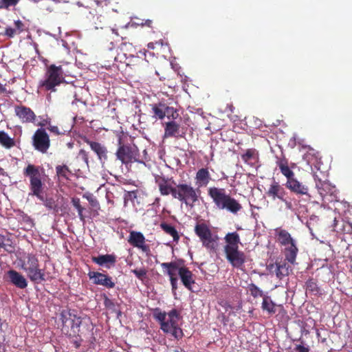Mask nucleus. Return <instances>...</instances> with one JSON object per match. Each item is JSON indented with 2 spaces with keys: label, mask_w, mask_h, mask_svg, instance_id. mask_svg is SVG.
Wrapping results in <instances>:
<instances>
[{
  "label": "nucleus",
  "mask_w": 352,
  "mask_h": 352,
  "mask_svg": "<svg viewBox=\"0 0 352 352\" xmlns=\"http://www.w3.org/2000/svg\"><path fill=\"white\" fill-rule=\"evenodd\" d=\"M107 0H94V1L96 2L97 4H100L102 3L103 1H106Z\"/></svg>",
  "instance_id": "obj_58"
},
{
  "label": "nucleus",
  "mask_w": 352,
  "mask_h": 352,
  "mask_svg": "<svg viewBox=\"0 0 352 352\" xmlns=\"http://www.w3.org/2000/svg\"><path fill=\"white\" fill-rule=\"evenodd\" d=\"M91 261L100 266L110 269L111 267H113L116 263V256L113 254L99 255L98 256H92Z\"/></svg>",
  "instance_id": "obj_23"
},
{
  "label": "nucleus",
  "mask_w": 352,
  "mask_h": 352,
  "mask_svg": "<svg viewBox=\"0 0 352 352\" xmlns=\"http://www.w3.org/2000/svg\"><path fill=\"white\" fill-rule=\"evenodd\" d=\"M0 144L6 148H10L14 146L15 142L13 138H11L7 133L3 131H0Z\"/></svg>",
  "instance_id": "obj_32"
},
{
  "label": "nucleus",
  "mask_w": 352,
  "mask_h": 352,
  "mask_svg": "<svg viewBox=\"0 0 352 352\" xmlns=\"http://www.w3.org/2000/svg\"><path fill=\"white\" fill-rule=\"evenodd\" d=\"M176 196L174 199L184 203L187 206L192 208L199 201L200 190L194 188L190 184H179L177 185Z\"/></svg>",
  "instance_id": "obj_11"
},
{
  "label": "nucleus",
  "mask_w": 352,
  "mask_h": 352,
  "mask_svg": "<svg viewBox=\"0 0 352 352\" xmlns=\"http://www.w3.org/2000/svg\"><path fill=\"white\" fill-rule=\"evenodd\" d=\"M161 267L162 268H170L175 273L177 272L182 284L186 288L191 290L192 285L195 283L194 275L192 272L184 265L182 260L162 263H161Z\"/></svg>",
  "instance_id": "obj_9"
},
{
  "label": "nucleus",
  "mask_w": 352,
  "mask_h": 352,
  "mask_svg": "<svg viewBox=\"0 0 352 352\" xmlns=\"http://www.w3.org/2000/svg\"><path fill=\"white\" fill-rule=\"evenodd\" d=\"M195 232L204 248L210 252L214 253L217 252L219 237L212 233L208 225L205 223H197L195 226Z\"/></svg>",
  "instance_id": "obj_6"
},
{
  "label": "nucleus",
  "mask_w": 352,
  "mask_h": 352,
  "mask_svg": "<svg viewBox=\"0 0 352 352\" xmlns=\"http://www.w3.org/2000/svg\"><path fill=\"white\" fill-rule=\"evenodd\" d=\"M84 141L91 148V149L96 154L98 159L101 163H104L108 159L107 148L100 142L91 141L85 138Z\"/></svg>",
  "instance_id": "obj_18"
},
{
  "label": "nucleus",
  "mask_w": 352,
  "mask_h": 352,
  "mask_svg": "<svg viewBox=\"0 0 352 352\" xmlns=\"http://www.w3.org/2000/svg\"><path fill=\"white\" fill-rule=\"evenodd\" d=\"M265 194L273 201L278 199L280 201H286V196H287V192L285 188L276 181H274L270 185Z\"/></svg>",
  "instance_id": "obj_16"
},
{
  "label": "nucleus",
  "mask_w": 352,
  "mask_h": 352,
  "mask_svg": "<svg viewBox=\"0 0 352 352\" xmlns=\"http://www.w3.org/2000/svg\"><path fill=\"white\" fill-rule=\"evenodd\" d=\"M4 240H5V236L2 234H0V248H2L4 247Z\"/></svg>",
  "instance_id": "obj_51"
},
{
  "label": "nucleus",
  "mask_w": 352,
  "mask_h": 352,
  "mask_svg": "<svg viewBox=\"0 0 352 352\" xmlns=\"http://www.w3.org/2000/svg\"><path fill=\"white\" fill-rule=\"evenodd\" d=\"M226 245L224 253L230 265L237 269H241L246 261V256L239 250L241 243L239 234L236 232H228L224 237Z\"/></svg>",
  "instance_id": "obj_3"
},
{
  "label": "nucleus",
  "mask_w": 352,
  "mask_h": 352,
  "mask_svg": "<svg viewBox=\"0 0 352 352\" xmlns=\"http://www.w3.org/2000/svg\"><path fill=\"white\" fill-rule=\"evenodd\" d=\"M56 175L64 179H68L69 175L72 173L69 168L66 165L57 166L56 167Z\"/></svg>",
  "instance_id": "obj_36"
},
{
  "label": "nucleus",
  "mask_w": 352,
  "mask_h": 352,
  "mask_svg": "<svg viewBox=\"0 0 352 352\" xmlns=\"http://www.w3.org/2000/svg\"><path fill=\"white\" fill-rule=\"evenodd\" d=\"M210 179V175L207 168H200L196 173L195 179L199 186H207Z\"/></svg>",
  "instance_id": "obj_27"
},
{
  "label": "nucleus",
  "mask_w": 352,
  "mask_h": 352,
  "mask_svg": "<svg viewBox=\"0 0 352 352\" xmlns=\"http://www.w3.org/2000/svg\"><path fill=\"white\" fill-rule=\"evenodd\" d=\"M294 350L296 352H309V347L301 345V344L296 345Z\"/></svg>",
  "instance_id": "obj_47"
},
{
  "label": "nucleus",
  "mask_w": 352,
  "mask_h": 352,
  "mask_svg": "<svg viewBox=\"0 0 352 352\" xmlns=\"http://www.w3.org/2000/svg\"><path fill=\"white\" fill-rule=\"evenodd\" d=\"M14 25H15L14 29L16 30V32H18V34H20L21 32H22L23 31L24 24L21 21H20V20L15 21Z\"/></svg>",
  "instance_id": "obj_45"
},
{
  "label": "nucleus",
  "mask_w": 352,
  "mask_h": 352,
  "mask_svg": "<svg viewBox=\"0 0 352 352\" xmlns=\"http://www.w3.org/2000/svg\"><path fill=\"white\" fill-rule=\"evenodd\" d=\"M23 175L30 180V195L36 196L38 199L43 201L44 206L49 210H56L57 204L52 197L44 198L42 195L44 183L43 176L45 175L43 168L39 166L29 164L23 169Z\"/></svg>",
  "instance_id": "obj_1"
},
{
  "label": "nucleus",
  "mask_w": 352,
  "mask_h": 352,
  "mask_svg": "<svg viewBox=\"0 0 352 352\" xmlns=\"http://www.w3.org/2000/svg\"><path fill=\"white\" fill-rule=\"evenodd\" d=\"M155 179L162 195L168 196L171 195L173 198L176 196L177 184L172 177L168 178L158 175L155 177Z\"/></svg>",
  "instance_id": "obj_14"
},
{
  "label": "nucleus",
  "mask_w": 352,
  "mask_h": 352,
  "mask_svg": "<svg viewBox=\"0 0 352 352\" xmlns=\"http://www.w3.org/2000/svg\"><path fill=\"white\" fill-rule=\"evenodd\" d=\"M168 330H169L168 331L164 332V333H170L176 340L181 339L184 336L183 331L179 326L169 329Z\"/></svg>",
  "instance_id": "obj_40"
},
{
  "label": "nucleus",
  "mask_w": 352,
  "mask_h": 352,
  "mask_svg": "<svg viewBox=\"0 0 352 352\" xmlns=\"http://www.w3.org/2000/svg\"><path fill=\"white\" fill-rule=\"evenodd\" d=\"M318 191L321 197H324L327 195H332L335 192V186H332L329 182L319 179L316 183Z\"/></svg>",
  "instance_id": "obj_25"
},
{
  "label": "nucleus",
  "mask_w": 352,
  "mask_h": 352,
  "mask_svg": "<svg viewBox=\"0 0 352 352\" xmlns=\"http://www.w3.org/2000/svg\"><path fill=\"white\" fill-rule=\"evenodd\" d=\"M160 226L166 234L173 237V241L177 243L179 241V234L173 226L166 222H162Z\"/></svg>",
  "instance_id": "obj_30"
},
{
  "label": "nucleus",
  "mask_w": 352,
  "mask_h": 352,
  "mask_svg": "<svg viewBox=\"0 0 352 352\" xmlns=\"http://www.w3.org/2000/svg\"><path fill=\"white\" fill-rule=\"evenodd\" d=\"M20 0H0V10H9L11 7H15Z\"/></svg>",
  "instance_id": "obj_39"
},
{
  "label": "nucleus",
  "mask_w": 352,
  "mask_h": 352,
  "mask_svg": "<svg viewBox=\"0 0 352 352\" xmlns=\"http://www.w3.org/2000/svg\"><path fill=\"white\" fill-rule=\"evenodd\" d=\"M88 276L90 279L94 280V283L104 286L107 288H113L115 283L111 277L98 272H89Z\"/></svg>",
  "instance_id": "obj_20"
},
{
  "label": "nucleus",
  "mask_w": 352,
  "mask_h": 352,
  "mask_svg": "<svg viewBox=\"0 0 352 352\" xmlns=\"http://www.w3.org/2000/svg\"><path fill=\"white\" fill-rule=\"evenodd\" d=\"M274 234L279 245L284 247L283 252L285 260L294 265L298 252L296 240L287 230L280 228L274 230Z\"/></svg>",
  "instance_id": "obj_5"
},
{
  "label": "nucleus",
  "mask_w": 352,
  "mask_h": 352,
  "mask_svg": "<svg viewBox=\"0 0 352 352\" xmlns=\"http://www.w3.org/2000/svg\"><path fill=\"white\" fill-rule=\"evenodd\" d=\"M164 113L168 119L176 120L179 117V113L176 109L173 107H169L165 104Z\"/></svg>",
  "instance_id": "obj_38"
},
{
  "label": "nucleus",
  "mask_w": 352,
  "mask_h": 352,
  "mask_svg": "<svg viewBox=\"0 0 352 352\" xmlns=\"http://www.w3.org/2000/svg\"><path fill=\"white\" fill-rule=\"evenodd\" d=\"M111 30L113 33H114L116 36H119V34L118 32V29L117 28H111Z\"/></svg>",
  "instance_id": "obj_53"
},
{
  "label": "nucleus",
  "mask_w": 352,
  "mask_h": 352,
  "mask_svg": "<svg viewBox=\"0 0 352 352\" xmlns=\"http://www.w3.org/2000/svg\"><path fill=\"white\" fill-rule=\"evenodd\" d=\"M21 268L26 272L31 281L41 283L45 280L44 270L39 268L38 260L34 254H28L22 263Z\"/></svg>",
  "instance_id": "obj_7"
},
{
  "label": "nucleus",
  "mask_w": 352,
  "mask_h": 352,
  "mask_svg": "<svg viewBox=\"0 0 352 352\" xmlns=\"http://www.w3.org/2000/svg\"><path fill=\"white\" fill-rule=\"evenodd\" d=\"M0 91L1 92L6 91V88H5V87L2 84H0Z\"/></svg>",
  "instance_id": "obj_56"
},
{
  "label": "nucleus",
  "mask_w": 352,
  "mask_h": 352,
  "mask_svg": "<svg viewBox=\"0 0 352 352\" xmlns=\"http://www.w3.org/2000/svg\"><path fill=\"white\" fill-rule=\"evenodd\" d=\"M47 129L54 133L55 135H60V134H63L64 133L60 131L59 129L58 126H52V125H50L48 127H47Z\"/></svg>",
  "instance_id": "obj_46"
},
{
  "label": "nucleus",
  "mask_w": 352,
  "mask_h": 352,
  "mask_svg": "<svg viewBox=\"0 0 352 352\" xmlns=\"http://www.w3.org/2000/svg\"><path fill=\"white\" fill-rule=\"evenodd\" d=\"M64 81L63 71L61 66L51 65L45 73V79L39 82V88L46 91H55V87Z\"/></svg>",
  "instance_id": "obj_8"
},
{
  "label": "nucleus",
  "mask_w": 352,
  "mask_h": 352,
  "mask_svg": "<svg viewBox=\"0 0 352 352\" xmlns=\"http://www.w3.org/2000/svg\"><path fill=\"white\" fill-rule=\"evenodd\" d=\"M285 203L288 208H291L292 203L287 200V197H286V201H283Z\"/></svg>",
  "instance_id": "obj_52"
},
{
  "label": "nucleus",
  "mask_w": 352,
  "mask_h": 352,
  "mask_svg": "<svg viewBox=\"0 0 352 352\" xmlns=\"http://www.w3.org/2000/svg\"><path fill=\"white\" fill-rule=\"evenodd\" d=\"M162 45H163V43L162 41H157L155 43L151 42V43H148V45H147L148 48L151 49V50H154L155 48V46L162 47Z\"/></svg>",
  "instance_id": "obj_48"
},
{
  "label": "nucleus",
  "mask_w": 352,
  "mask_h": 352,
  "mask_svg": "<svg viewBox=\"0 0 352 352\" xmlns=\"http://www.w3.org/2000/svg\"><path fill=\"white\" fill-rule=\"evenodd\" d=\"M8 280L16 287L19 289H25L28 286L26 278L19 272L14 270L7 272Z\"/></svg>",
  "instance_id": "obj_22"
},
{
  "label": "nucleus",
  "mask_w": 352,
  "mask_h": 352,
  "mask_svg": "<svg viewBox=\"0 0 352 352\" xmlns=\"http://www.w3.org/2000/svg\"><path fill=\"white\" fill-rule=\"evenodd\" d=\"M166 270V273L169 276V280L170 282V285L173 290H176L177 289V274L173 272V270H170V268H163Z\"/></svg>",
  "instance_id": "obj_34"
},
{
  "label": "nucleus",
  "mask_w": 352,
  "mask_h": 352,
  "mask_svg": "<svg viewBox=\"0 0 352 352\" xmlns=\"http://www.w3.org/2000/svg\"><path fill=\"white\" fill-rule=\"evenodd\" d=\"M153 317L160 324V329L164 332L168 331L169 329L178 326L179 314L177 309H173L168 314L162 311L160 308H155L153 310Z\"/></svg>",
  "instance_id": "obj_12"
},
{
  "label": "nucleus",
  "mask_w": 352,
  "mask_h": 352,
  "mask_svg": "<svg viewBox=\"0 0 352 352\" xmlns=\"http://www.w3.org/2000/svg\"><path fill=\"white\" fill-rule=\"evenodd\" d=\"M278 307L271 298L267 296H263V300L261 305V308L263 311H266L268 315H274L276 312V307Z\"/></svg>",
  "instance_id": "obj_28"
},
{
  "label": "nucleus",
  "mask_w": 352,
  "mask_h": 352,
  "mask_svg": "<svg viewBox=\"0 0 352 352\" xmlns=\"http://www.w3.org/2000/svg\"><path fill=\"white\" fill-rule=\"evenodd\" d=\"M72 203L78 211V217L82 221H85V216L83 215L84 208L80 205V199L74 197L72 199Z\"/></svg>",
  "instance_id": "obj_37"
},
{
  "label": "nucleus",
  "mask_w": 352,
  "mask_h": 352,
  "mask_svg": "<svg viewBox=\"0 0 352 352\" xmlns=\"http://www.w3.org/2000/svg\"><path fill=\"white\" fill-rule=\"evenodd\" d=\"M14 113L23 123H32L36 118L34 112L30 107L24 105L15 106Z\"/></svg>",
  "instance_id": "obj_17"
},
{
  "label": "nucleus",
  "mask_w": 352,
  "mask_h": 352,
  "mask_svg": "<svg viewBox=\"0 0 352 352\" xmlns=\"http://www.w3.org/2000/svg\"><path fill=\"white\" fill-rule=\"evenodd\" d=\"M276 164L282 175L287 178V180H289L294 177V171L289 166L288 160L285 157H277Z\"/></svg>",
  "instance_id": "obj_24"
},
{
  "label": "nucleus",
  "mask_w": 352,
  "mask_h": 352,
  "mask_svg": "<svg viewBox=\"0 0 352 352\" xmlns=\"http://www.w3.org/2000/svg\"><path fill=\"white\" fill-rule=\"evenodd\" d=\"M78 156L87 166L89 165V154L87 151L84 149H80L78 153Z\"/></svg>",
  "instance_id": "obj_43"
},
{
  "label": "nucleus",
  "mask_w": 352,
  "mask_h": 352,
  "mask_svg": "<svg viewBox=\"0 0 352 352\" xmlns=\"http://www.w3.org/2000/svg\"><path fill=\"white\" fill-rule=\"evenodd\" d=\"M241 160L248 164H252V161H257L258 152L255 148H248L243 154L241 155Z\"/></svg>",
  "instance_id": "obj_29"
},
{
  "label": "nucleus",
  "mask_w": 352,
  "mask_h": 352,
  "mask_svg": "<svg viewBox=\"0 0 352 352\" xmlns=\"http://www.w3.org/2000/svg\"><path fill=\"white\" fill-rule=\"evenodd\" d=\"M137 60H138V61H139V62H140V63H141L142 65H145V64H146V63H147V61H146V60H144V59H140V58H139L137 59Z\"/></svg>",
  "instance_id": "obj_54"
},
{
  "label": "nucleus",
  "mask_w": 352,
  "mask_h": 352,
  "mask_svg": "<svg viewBox=\"0 0 352 352\" xmlns=\"http://www.w3.org/2000/svg\"><path fill=\"white\" fill-rule=\"evenodd\" d=\"M32 144L34 149L41 153H46L50 147V140L45 129H38L32 138Z\"/></svg>",
  "instance_id": "obj_13"
},
{
  "label": "nucleus",
  "mask_w": 352,
  "mask_h": 352,
  "mask_svg": "<svg viewBox=\"0 0 352 352\" xmlns=\"http://www.w3.org/2000/svg\"><path fill=\"white\" fill-rule=\"evenodd\" d=\"M248 287L251 296L254 298L262 297L263 298V296H267L254 283L249 284Z\"/></svg>",
  "instance_id": "obj_35"
},
{
  "label": "nucleus",
  "mask_w": 352,
  "mask_h": 352,
  "mask_svg": "<svg viewBox=\"0 0 352 352\" xmlns=\"http://www.w3.org/2000/svg\"><path fill=\"white\" fill-rule=\"evenodd\" d=\"M180 125L174 120L166 122L164 126V138L177 137Z\"/></svg>",
  "instance_id": "obj_26"
},
{
  "label": "nucleus",
  "mask_w": 352,
  "mask_h": 352,
  "mask_svg": "<svg viewBox=\"0 0 352 352\" xmlns=\"http://www.w3.org/2000/svg\"><path fill=\"white\" fill-rule=\"evenodd\" d=\"M83 197L85 198L91 205V206L96 209L100 208V204L97 199L94 197L92 194L87 193L83 195Z\"/></svg>",
  "instance_id": "obj_41"
},
{
  "label": "nucleus",
  "mask_w": 352,
  "mask_h": 352,
  "mask_svg": "<svg viewBox=\"0 0 352 352\" xmlns=\"http://www.w3.org/2000/svg\"><path fill=\"white\" fill-rule=\"evenodd\" d=\"M151 107L152 113H153V118L163 120L166 117V113H164L165 103L158 102L151 104Z\"/></svg>",
  "instance_id": "obj_31"
},
{
  "label": "nucleus",
  "mask_w": 352,
  "mask_h": 352,
  "mask_svg": "<svg viewBox=\"0 0 352 352\" xmlns=\"http://www.w3.org/2000/svg\"><path fill=\"white\" fill-rule=\"evenodd\" d=\"M118 145L116 156L122 164L127 165L135 162H139V151L135 145L122 143L121 137L118 138Z\"/></svg>",
  "instance_id": "obj_10"
},
{
  "label": "nucleus",
  "mask_w": 352,
  "mask_h": 352,
  "mask_svg": "<svg viewBox=\"0 0 352 352\" xmlns=\"http://www.w3.org/2000/svg\"><path fill=\"white\" fill-rule=\"evenodd\" d=\"M208 194L220 210H227L233 214H236L242 209L241 204L227 194L224 188L211 187L208 189Z\"/></svg>",
  "instance_id": "obj_4"
},
{
  "label": "nucleus",
  "mask_w": 352,
  "mask_h": 352,
  "mask_svg": "<svg viewBox=\"0 0 352 352\" xmlns=\"http://www.w3.org/2000/svg\"><path fill=\"white\" fill-rule=\"evenodd\" d=\"M99 22H100V23H99V24H98L96 22H95V23H96V25H98L96 26V28H97V29H98V28L102 29V28H103V26H102V24H101V23H102V20H100V21H99Z\"/></svg>",
  "instance_id": "obj_55"
},
{
  "label": "nucleus",
  "mask_w": 352,
  "mask_h": 352,
  "mask_svg": "<svg viewBox=\"0 0 352 352\" xmlns=\"http://www.w3.org/2000/svg\"><path fill=\"white\" fill-rule=\"evenodd\" d=\"M267 270L270 273H275L276 277L280 280L288 276L289 267L285 262H280L269 264L267 266Z\"/></svg>",
  "instance_id": "obj_21"
},
{
  "label": "nucleus",
  "mask_w": 352,
  "mask_h": 352,
  "mask_svg": "<svg viewBox=\"0 0 352 352\" xmlns=\"http://www.w3.org/2000/svg\"><path fill=\"white\" fill-rule=\"evenodd\" d=\"M60 320L62 322V332L69 338L76 349L82 345V338L80 326L82 319L75 314L74 310L63 309L60 314Z\"/></svg>",
  "instance_id": "obj_2"
},
{
  "label": "nucleus",
  "mask_w": 352,
  "mask_h": 352,
  "mask_svg": "<svg viewBox=\"0 0 352 352\" xmlns=\"http://www.w3.org/2000/svg\"><path fill=\"white\" fill-rule=\"evenodd\" d=\"M127 241L130 245L141 250L143 252L148 253L150 252L149 246L146 244L145 237L140 232L131 231Z\"/></svg>",
  "instance_id": "obj_15"
},
{
  "label": "nucleus",
  "mask_w": 352,
  "mask_h": 352,
  "mask_svg": "<svg viewBox=\"0 0 352 352\" xmlns=\"http://www.w3.org/2000/svg\"><path fill=\"white\" fill-rule=\"evenodd\" d=\"M285 185L287 189L297 195H309V187L300 182L294 177L289 180H287Z\"/></svg>",
  "instance_id": "obj_19"
},
{
  "label": "nucleus",
  "mask_w": 352,
  "mask_h": 352,
  "mask_svg": "<svg viewBox=\"0 0 352 352\" xmlns=\"http://www.w3.org/2000/svg\"><path fill=\"white\" fill-rule=\"evenodd\" d=\"M104 305L108 308H111L114 306V304L110 299L106 298L104 300Z\"/></svg>",
  "instance_id": "obj_50"
},
{
  "label": "nucleus",
  "mask_w": 352,
  "mask_h": 352,
  "mask_svg": "<svg viewBox=\"0 0 352 352\" xmlns=\"http://www.w3.org/2000/svg\"><path fill=\"white\" fill-rule=\"evenodd\" d=\"M305 285H306L307 292H308L312 294H314V295H317V294H320V289L318 287L316 281L314 279L308 280L306 282Z\"/></svg>",
  "instance_id": "obj_33"
},
{
  "label": "nucleus",
  "mask_w": 352,
  "mask_h": 352,
  "mask_svg": "<svg viewBox=\"0 0 352 352\" xmlns=\"http://www.w3.org/2000/svg\"><path fill=\"white\" fill-rule=\"evenodd\" d=\"M127 193H128V195L129 196H131L132 195H133L135 197H136V195H135L136 192L135 191L128 192Z\"/></svg>",
  "instance_id": "obj_57"
},
{
  "label": "nucleus",
  "mask_w": 352,
  "mask_h": 352,
  "mask_svg": "<svg viewBox=\"0 0 352 352\" xmlns=\"http://www.w3.org/2000/svg\"><path fill=\"white\" fill-rule=\"evenodd\" d=\"M152 24H153V21L150 19L142 20V22L140 23V25L142 26H147L149 28L152 27Z\"/></svg>",
  "instance_id": "obj_49"
},
{
  "label": "nucleus",
  "mask_w": 352,
  "mask_h": 352,
  "mask_svg": "<svg viewBox=\"0 0 352 352\" xmlns=\"http://www.w3.org/2000/svg\"><path fill=\"white\" fill-rule=\"evenodd\" d=\"M131 272L140 280H143L146 277L147 272L144 268L135 269Z\"/></svg>",
  "instance_id": "obj_42"
},
{
  "label": "nucleus",
  "mask_w": 352,
  "mask_h": 352,
  "mask_svg": "<svg viewBox=\"0 0 352 352\" xmlns=\"http://www.w3.org/2000/svg\"><path fill=\"white\" fill-rule=\"evenodd\" d=\"M16 34H19L16 30L10 27L6 28L3 34V35L7 36L9 38H12Z\"/></svg>",
  "instance_id": "obj_44"
},
{
  "label": "nucleus",
  "mask_w": 352,
  "mask_h": 352,
  "mask_svg": "<svg viewBox=\"0 0 352 352\" xmlns=\"http://www.w3.org/2000/svg\"><path fill=\"white\" fill-rule=\"evenodd\" d=\"M100 18L103 20V22H104V23L106 22V18L103 16H100L97 17V19H99Z\"/></svg>",
  "instance_id": "obj_59"
}]
</instances>
